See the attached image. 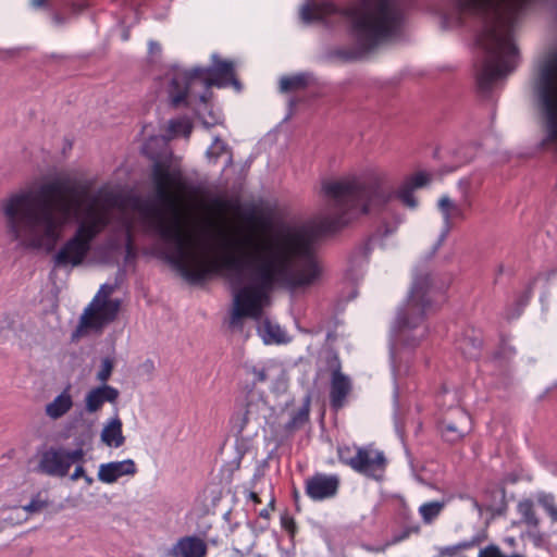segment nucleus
Wrapping results in <instances>:
<instances>
[{"label":"nucleus","instance_id":"f257e3e1","mask_svg":"<svg viewBox=\"0 0 557 557\" xmlns=\"http://www.w3.org/2000/svg\"><path fill=\"white\" fill-rule=\"evenodd\" d=\"M151 181L158 201L170 216L162 210L149 205L138 203L135 208L151 220V226L173 250L166 255V261L191 284H199L222 270L240 272L247 262L243 256L230 252L219 258H211L198 251L197 238L186 228L182 194L187 184L180 170H172L170 164L161 161L153 163Z\"/></svg>","mask_w":557,"mask_h":557},{"label":"nucleus","instance_id":"f03ea898","mask_svg":"<svg viewBox=\"0 0 557 557\" xmlns=\"http://www.w3.org/2000/svg\"><path fill=\"white\" fill-rule=\"evenodd\" d=\"M322 191L331 213L315 221L314 234L318 236L335 234L359 216L370 215L382 221V235L387 237L404 221L393 205L395 199L410 210L419 207L414 189L404 183L395 188L385 171L327 181L322 184Z\"/></svg>","mask_w":557,"mask_h":557},{"label":"nucleus","instance_id":"7ed1b4c3","mask_svg":"<svg viewBox=\"0 0 557 557\" xmlns=\"http://www.w3.org/2000/svg\"><path fill=\"white\" fill-rule=\"evenodd\" d=\"M75 186L55 181L44 185L38 194L20 191L2 205L8 232L13 240L27 248L51 250L72 216L73 206L81 207ZM77 210H75L76 212Z\"/></svg>","mask_w":557,"mask_h":557},{"label":"nucleus","instance_id":"20e7f679","mask_svg":"<svg viewBox=\"0 0 557 557\" xmlns=\"http://www.w3.org/2000/svg\"><path fill=\"white\" fill-rule=\"evenodd\" d=\"M225 246L233 251L252 247L246 257L257 263L255 285L269 293L280 283L289 288L312 285L320 276V268L314 258L309 238L300 232L286 233L275 238L255 243L252 235L231 237Z\"/></svg>","mask_w":557,"mask_h":557},{"label":"nucleus","instance_id":"39448f33","mask_svg":"<svg viewBox=\"0 0 557 557\" xmlns=\"http://www.w3.org/2000/svg\"><path fill=\"white\" fill-rule=\"evenodd\" d=\"M339 15L345 18L358 50L338 49L335 54L344 61L357 60L396 36L405 21L404 0H352L345 7L332 1L306 3L300 16L306 23L324 22Z\"/></svg>","mask_w":557,"mask_h":557},{"label":"nucleus","instance_id":"423d86ee","mask_svg":"<svg viewBox=\"0 0 557 557\" xmlns=\"http://www.w3.org/2000/svg\"><path fill=\"white\" fill-rule=\"evenodd\" d=\"M445 24L465 27L469 34V82L478 100L487 99V0H441L433 9Z\"/></svg>","mask_w":557,"mask_h":557},{"label":"nucleus","instance_id":"0eeeda50","mask_svg":"<svg viewBox=\"0 0 557 557\" xmlns=\"http://www.w3.org/2000/svg\"><path fill=\"white\" fill-rule=\"evenodd\" d=\"M238 86L233 62L213 58L212 66H195L173 73L166 88L170 104L173 108L196 109L206 104L212 97L211 88Z\"/></svg>","mask_w":557,"mask_h":557},{"label":"nucleus","instance_id":"6e6552de","mask_svg":"<svg viewBox=\"0 0 557 557\" xmlns=\"http://www.w3.org/2000/svg\"><path fill=\"white\" fill-rule=\"evenodd\" d=\"M532 0H490V87L517 66L511 23Z\"/></svg>","mask_w":557,"mask_h":557},{"label":"nucleus","instance_id":"1a4fd4ad","mask_svg":"<svg viewBox=\"0 0 557 557\" xmlns=\"http://www.w3.org/2000/svg\"><path fill=\"white\" fill-rule=\"evenodd\" d=\"M444 300V295L434 290L431 276H417L408 299L397 313L394 332L396 341L408 347H416L426 336L425 317Z\"/></svg>","mask_w":557,"mask_h":557},{"label":"nucleus","instance_id":"9d476101","mask_svg":"<svg viewBox=\"0 0 557 557\" xmlns=\"http://www.w3.org/2000/svg\"><path fill=\"white\" fill-rule=\"evenodd\" d=\"M76 216L77 226L73 235L53 256V263L57 268L81 265L90 252L92 242L110 224L108 211L99 207L95 200L88 203Z\"/></svg>","mask_w":557,"mask_h":557},{"label":"nucleus","instance_id":"9b49d317","mask_svg":"<svg viewBox=\"0 0 557 557\" xmlns=\"http://www.w3.org/2000/svg\"><path fill=\"white\" fill-rule=\"evenodd\" d=\"M539 97L545 116L546 137L542 146L557 145V54L542 67Z\"/></svg>","mask_w":557,"mask_h":557},{"label":"nucleus","instance_id":"f8f14e48","mask_svg":"<svg viewBox=\"0 0 557 557\" xmlns=\"http://www.w3.org/2000/svg\"><path fill=\"white\" fill-rule=\"evenodd\" d=\"M336 451L339 462L355 472L376 481L383 478L387 460L382 450L372 446L342 444L337 446Z\"/></svg>","mask_w":557,"mask_h":557},{"label":"nucleus","instance_id":"ddd939ff","mask_svg":"<svg viewBox=\"0 0 557 557\" xmlns=\"http://www.w3.org/2000/svg\"><path fill=\"white\" fill-rule=\"evenodd\" d=\"M120 310V301L109 298V295H101L100 292L94 297L81 317L82 329L101 330L114 321Z\"/></svg>","mask_w":557,"mask_h":557},{"label":"nucleus","instance_id":"4468645a","mask_svg":"<svg viewBox=\"0 0 557 557\" xmlns=\"http://www.w3.org/2000/svg\"><path fill=\"white\" fill-rule=\"evenodd\" d=\"M267 296L268 293L255 284L240 288L234 296L231 323L235 325L245 317L259 319L262 313V302Z\"/></svg>","mask_w":557,"mask_h":557},{"label":"nucleus","instance_id":"2eb2a0df","mask_svg":"<svg viewBox=\"0 0 557 557\" xmlns=\"http://www.w3.org/2000/svg\"><path fill=\"white\" fill-rule=\"evenodd\" d=\"M85 453L83 448L67 450L64 448H49L42 453L39 469L42 473L63 478L67 475L73 463L82 462Z\"/></svg>","mask_w":557,"mask_h":557},{"label":"nucleus","instance_id":"dca6fc26","mask_svg":"<svg viewBox=\"0 0 557 557\" xmlns=\"http://www.w3.org/2000/svg\"><path fill=\"white\" fill-rule=\"evenodd\" d=\"M341 479L337 474L315 472L305 481V493L314 502H322L337 495Z\"/></svg>","mask_w":557,"mask_h":557},{"label":"nucleus","instance_id":"f3484780","mask_svg":"<svg viewBox=\"0 0 557 557\" xmlns=\"http://www.w3.org/2000/svg\"><path fill=\"white\" fill-rule=\"evenodd\" d=\"M438 429L446 442H458L470 430V417L459 407L450 408L441 420Z\"/></svg>","mask_w":557,"mask_h":557},{"label":"nucleus","instance_id":"a211bd4d","mask_svg":"<svg viewBox=\"0 0 557 557\" xmlns=\"http://www.w3.org/2000/svg\"><path fill=\"white\" fill-rule=\"evenodd\" d=\"M469 207L470 202L467 199L460 203H456L446 195L438 199L437 209L443 216L444 224L442 238L449 234L456 221L466 219V209Z\"/></svg>","mask_w":557,"mask_h":557},{"label":"nucleus","instance_id":"6ab92c4d","mask_svg":"<svg viewBox=\"0 0 557 557\" xmlns=\"http://www.w3.org/2000/svg\"><path fill=\"white\" fill-rule=\"evenodd\" d=\"M138 469L133 459L101 463L98 469V480L106 484H113L124 475H135Z\"/></svg>","mask_w":557,"mask_h":557},{"label":"nucleus","instance_id":"aec40b11","mask_svg":"<svg viewBox=\"0 0 557 557\" xmlns=\"http://www.w3.org/2000/svg\"><path fill=\"white\" fill-rule=\"evenodd\" d=\"M208 546L207 543L196 536L186 535L180 537L176 543L170 548L169 557H207Z\"/></svg>","mask_w":557,"mask_h":557},{"label":"nucleus","instance_id":"412c9836","mask_svg":"<svg viewBox=\"0 0 557 557\" xmlns=\"http://www.w3.org/2000/svg\"><path fill=\"white\" fill-rule=\"evenodd\" d=\"M352 388L350 379L345 375L341 368L333 370L330 386V404L335 410H339L345 406L346 398Z\"/></svg>","mask_w":557,"mask_h":557},{"label":"nucleus","instance_id":"4be33fe9","mask_svg":"<svg viewBox=\"0 0 557 557\" xmlns=\"http://www.w3.org/2000/svg\"><path fill=\"white\" fill-rule=\"evenodd\" d=\"M486 535L484 531L475 534L471 540L460 542L456 545L444 546L438 549L440 557H471L461 556L463 552H473L475 548L479 549L476 557H487V547H482Z\"/></svg>","mask_w":557,"mask_h":557},{"label":"nucleus","instance_id":"5701e85b","mask_svg":"<svg viewBox=\"0 0 557 557\" xmlns=\"http://www.w3.org/2000/svg\"><path fill=\"white\" fill-rule=\"evenodd\" d=\"M119 398V391L108 384L90 389L85 397L86 411L95 413L99 411L104 403H115Z\"/></svg>","mask_w":557,"mask_h":557},{"label":"nucleus","instance_id":"b1692460","mask_svg":"<svg viewBox=\"0 0 557 557\" xmlns=\"http://www.w3.org/2000/svg\"><path fill=\"white\" fill-rule=\"evenodd\" d=\"M483 334L474 327L467 329L457 341V348L470 359L478 358L483 348Z\"/></svg>","mask_w":557,"mask_h":557},{"label":"nucleus","instance_id":"393cba45","mask_svg":"<svg viewBox=\"0 0 557 557\" xmlns=\"http://www.w3.org/2000/svg\"><path fill=\"white\" fill-rule=\"evenodd\" d=\"M73 407V398L70 393V387H66L59 394L51 403L46 406V414L53 419H60L66 414Z\"/></svg>","mask_w":557,"mask_h":557},{"label":"nucleus","instance_id":"a878e982","mask_svg":"<svg viewBox=\"0 0 557 557\" xmlns=\"http://www.w3.org/2000/svg\"><path fill=\"white\" fill-rule=\"evenodd\" d=\"M123 424L119 417L113 418L101 432V441L109 447H121L125 437L122 431Z\"/></svg>","mask_w":557,"mask_h":557},{"label":"nucleus","instance_id":"bb28decb","mask_svg":"<svg viewBox=\"0 0 557 557\" xmlns=\"http://www.w3.org/2000/svg\"><path fill=\"white\" fill-rule=\"evenodd\" d=\"M516 356V349L509 344V339L505 336H502L500 344L496 351L493 354V361L499 366V368L504 369L507 373L509 363Z\"/></svg>","mask_w":557,"mask_h":557},{"label":"nucleus","instance_id":"cd10ccee","mask_svg":"<svg viewBox=\"0 0 557 557\" xmlns=\"http://www.w3.org/2000/svg\"><path fill=\"white\" fill-rule=\"evenodd\" d=\"M309 75L306 73H299L290 76H283L280 79V91L290 92L302 90L309 85Z\"/></svg>","mask_w":557,"mask_h":557},{"label":"nucleus","instance_id":"c85d7f7f","mask_svg":"<svg viewBox=\"0 0 557 557\" xmlns=\"http://www.w3.org/2000/svg\"><path fill=\"white\" fill-rule=\"evenodd\" d=\"M193 132V123L189 117L182 116L177 119H172L168 123V133L170 138H174L177 136H183L185 138H189Z\"/></svg>","mask_w":557,"mask_h":557},{"label":"nucleus","instance_id":"c756f323","mask_svg":"<svg viewBox=\"0 0 557 557\" xmlns=\"http://www.w3.org/2000/svg\"><path fill=\"white\" fill-rule=\"evenodd\" d=\"M445 508V503L440 500L423 503L418 511L425 524H431L442 513Z\"/></svg>","mask_w":557,"mask_h":557},{"label":"nucleus","instance_id":"7c9ffc66","mask_svg":"<svg viewBox=\"0 0 557 557\" xmlns=\"http://www.w3.org/2000/svg\"><path fill=\"white\" fill-rule=\"evenodd\" d=\"M517 511L521 516V520L529 527H539L540 520L534 510V503L532 499L525 498L518 503Z\"/></svg>","mask_w":557,"mask_h":557},{"label":"nucleus","instance_id":"2f4dec72","mask_svg":"<svg viewBox=\"0 0 557 557\" xmlns=\"http://www.w3.org/2000/svg\"><path fill=\"white\" fill-rule=\"evenodd\" d=\"M420 531H421L420 525H418V524L409 525V527H406L399 534L394 535L393 539L388 543H386V545L383 547H373L370 545H363L362 547L367 552H370V553H383L387 546L396 545V544L407 540L411 534H419Z\"/></svg>","mask_w":557,"mask_h":557},{"label":"nucleus","instance_id":"473e14b6","mask_svg":"<svg viewBox=\"0 0 557 557\" xmlns=\"http://www.w3.org/2000/svg\"><path fill=\"white\" fill-rule=\"evenodd\" d=\"M528 296H529V287H527L525 293L518 300H516L512 304V306L508 307L505 310L504 314H505L506 320L511 321V320L518 319L521 315L524 307L527 306L528 301L531 298Z\"/></svg>","mask_w":557,"mask_h":557},{"label":"nucleus","instance_id":"72a5a7b5","mask_svg":"<svg viewBox=\"0 0 557 557\" xmlns=\"http://www.w3.org/2000/svg\"><path fill=\"white\" fill-rule=\"evenodd\" d=\"M227 150V145L224 140H222L220 137H215L211 146L208 148L206 154L208 159L216 163L218 159L225 153Z\"/></svg>","mask_w":557,"mask_h":557},{"label":"nucleus","instance_id":"f704fd0d","mask_svg":"<svg viewBox=\"0 0 557 557\" xmlns=\"http://www.w3.org/2000/svg\"><path fill=\"white\" fill-rule=\"evenodd\" d=\"M309 420V400L299 408L296 412L293 413L290 421L288 423V428L297 429L304 425Z\"/></svg>","mask_w":557,"mask_h":557},{"label":"nucleus","instance_id":"c9c22d12","mask_svg":"<svg viewBox=\"0 0 557 557\" xmlns=\"http://www.w3.org/2000/svg\"><path fill=\"white\" fill-rule=\"evenodd\" d=\"M210 207L212 210L220 212V213H224L227 211L237 212L239 210L238 203H234L233 201L221 198V197L213 198L211 200Z\"/></svg>","mask_w":557,"mask_h":557},{"label":"nucleus","instance_id":"e433bc0d","mask_svg":"<svg viewBox=\"0 0 557 557\" xmlns=\"http://www.w3.org/2000/svg\"><path fill=\"white\" fill-rule=\"evenodd\" d=\"M430 182V176L425 172H417L404 180V184L409 185L412 189L424 187Z\"/></svg>","mask_w":557,"mask_h":557},{"label":"nucleus","instance_id":"4c0bfd02","mask_svg":"<svg viewBox=\"0 0 557 557\" xmlns=\"http://www.w3.org/2000/svg\"><path fill=\"white\" fill-rule=\"evenodd\" d=\"M556 277H557V268H552L549 270L542 271V272L537 273L528 284V287H529V296L528 297H532L533 289L539 281L549 282Z\"/></svg>","mask_w":557,"mask_h":557},{"label":"nucleus","instance_id":"58836bf2","mask_svg":"<svg viewBox=\"0 0 557 557\" xmlns=\"http://www.w3.org/2000/svg\"><path fill=\"white\" fill-rule=\"evenodd\" d=\"M243 220L251 225L255 228H265L268 227V221L260 214H258L255 210H250L245 212L242 215Z\"/></svg>","mask_w":557,"mask_h":557},{"label":"nucleus","instance_id":"ea45409f","mask_svg":"<svg viewBox=\"0 0 557 557\" xmlns=\"http://www.w3.org/2000/svg\"><path fill=\"white\" fill-rule=\"evenodd\" d=\"M497 497H499L500 505L497 508H492L490 506V515L492 517L502 516L507 510V504L505 502V494H504V492H493V493H490V500L491 499H496Z\"/></svg>","mask_w":557,"mask_h":557},{"label":"nucleus","instance_id":"a19ab883","mask_svg":"<svg viewBox=\"0 0 557 557\" xmlns=\"http://www.w3.org/2000/svg\"><path fill=\"white\" fill-rule=\"evenodd\" d=\"M112 371L113 361L110 358H104L101 362V369L97 373V379L100 382L106 383L110 379Z\"/></svg>","mask_w":557,"mask_h":557},{"label":"nucleus","instance_id":"79ce46f5","mask_svg":"<svg viewBox=\"0 0 557 557\" xmlns=\"http://www.w3.org/2000/svg\"><path fill=\"white\" fill-rule=\"evenodd\" d=\"M247 374L251 376V382L253 385L258 383H264L268 380V373L264 368H247Z\"/></svg>","mask_w":557,"mask_h":557},{"label":"nucleus","instance_id":"37998d69","mask_svg":"<svg viewBox=\"0 0 557 557\" xmlns=\"http://www.w3.org/2000/svg\"><path fill=\"white\" fill-rule=\"evenodd\" d=\"M48 506V502L40 497V494L32 498L28 505L24 509L28 512H38Z\"/></svg>","mask_w":557,"mask_h":557},{"label":"nucleus","instance_id":"c03bdc74","mask_svg":"<svg viewBox=\"0 0 557 557\" xmlns=\"http://www.w3.org/2000/svg\"><path fill=\"white\" fill-rule=\"evenodd\" d=\"M136 257V248L134 244V239L131 233L127 234L126 244H125V259L126 261L132 260Z\"/></svg>","mask_w":557,"mask_h":557},{"label":"nucleus","instance_id":"a18cd8bd","mask_svg":"<svg viewBox=\"0 0 557 557\" xmlns=\"http://www.w3.org/2000/svg\"><path fill=\"white\" fill-rule=\"evenodd\" d=\"M490 557H525L520 554L506 555L504 554L497 545L490 544Z\"/></svg>","mask_w":557,"mask_h":557},{"label":"nucleus","instance_id":"49530a36","mask_svg":"<svg viewBox=\"0 0 557 557\" xmlns=\"http://www.w3.org/2000/svg\"><path fill=\"white\" fill-rule=\"evenodd\" d=\"M85 474H86V472H85L84 467H83L82 465H79V466H77V467L75 468V470H74L73 474L71 475V479H72L73 481H76V480H78V479H81V478H84V476H85Z\"/></svg>","mask_w":557,"mask_h":557},{"label":"nucleus","instance_id":"de8ad7c7","mask_svg":"<svg viewBox=\"0 0 557 557\" xmlns=\"http://www.w3.org/2000/svg\"><path fill=\"white\" fill-rule=\"evenodd\" d=\"M274 503H275V500H274V498H272V499L270 500V503H269L268 507H267V508H264V509H262V510L259 512V516H260L261 518H265V519H268V518L270 517V510H274Z\"/></svg>","mask_w":557,"mask_h":557},{"label":"nucleus","instance_id":"09e8293b","mask_svg":"<svg viewBox=\"0 0 557 557\" xmlns=\"http://www.w3.org/2000/svg\"><path fill=\"white\" fill-rule=\"evenodd\" d=\"M545 509L553 519V521H557V507L554 506L553 504H546Z\"/></svg>","mask_w":557,"mask_h":557},{"label":"nucleus","instance_id":"8fccbe9b","mask_svg":"<svg viewBox=\"0 0 557 557\" xmlns=\"http://www.w3.org/2000/svg\"><path fill=\"white\" fill-rule=\"evenodd\" d=\"M161 51V46L159 42L150 41L149 42V52L150 53H159Z\"/></svg>","mask_w":557,"mask_h":557},{"label":"nucleus","instance_id":"3c124183","mask_svg":"<svg viewBox=\"0 0 557 557\" xmlns=\"http://www.w3.org/2000/svg\"><path fill=\"white\" fill-rule=\"evenodd\" d=\"M249 498L255 503V504H261L262 500L260 498V496L256 493V492H250L249 494Z\"/></svg>","mask_w":557,"mask_h":557},{"label":"nucleus","instance_id":"603ef678","mask_svg":"<svg viewBox=\"0 0 557 557\" xmlns=\"http://www.w3.org/2000/svg\"><path fill=\"white\" fill-rule=\"evenodd\" d=\"M85 480V482L88 484V485H91L94 483V479L87 474H85V476L83 478Z\"/></svg>","mask_w":557,"mask_h":557},{"label":"nucleus","instance_id":"864d4df0","mask_svg":"<svg viewBox=\"0 0 557 557\" xmlns=\"http://www.w3.org/2000/svg\"><path fill=\"white\" fill-rule=\"evenodd\" d=\"M506 543H508L510 546H515L516 540L515 537L510 536L505 540Z\"/></svg>","mask_w":557,"mask_h":557},{"label":"nucleus","instance_id":"5fc2aeb1","mask_svg":"<svg viewBox=\"0 0 557 557\" xmlns=\"http://www.w3.org/2000/svg\"><path fill=\"white\" fill-rule=\"evenodd\" d=\"M45 3H46V0H34V4H35L36 7H41V5H44Z\"/></svg>","mask_w":557,"mask_h":557},{"label":"nucleus","instance_id":"6e6d98bb","mask_svg":"<svg viewBox=\"0 0 557 557\" xmlns=\"http://www.w3.org/2000/svg\"><path fill=\"white\" fill-rule=\"evenodd\" d=\"M79 8L87 5V0H81V2L77 4Z\"/></svg>","mask_w":557,"mask_h":557},{"label":"nucleus","instance_id":"4d7b16f0","mask_svg":"<svg viewBox=\"0 0 557 557\" xmlns=\"http://www.w3.org/2000/svg\"><path fill=\"white\" fill-rule=\"evenodd\" d=\"M269 334L274 337V333L272 332V327L270 324H268Z\"/></svg>","mask_w":557,"mask_h":557},{"label":"nucleus","instance_id":"13d9d810","mask_svg":"<svg viewBox=\"0 0 557 557\" xmlns=\"http://www.w3.org/2000/svg\"><path fill=\"white\" fill-rule=\"evenodd\" d=\"M469 553H470V552H463V553H461V556H471V557H473V555H474V554L469 555Z\"/></svg>","mask_w":557,"mask_h":557},{"label":"nucleus","instance_id":"bf43d9fd","mask_svg":"<svg viewBox=\"0 0 557 557\" xmlns=\"http://www.w3.org/2000/svg\"><path fill=\"white\" fill-rule=\"evenodd\" d=\"M249 414V409L246 410V414H245V423L247 422L248 418L247 416Z\"/></svg>","mask_w":557,"mask_h":557}]
</instances>
